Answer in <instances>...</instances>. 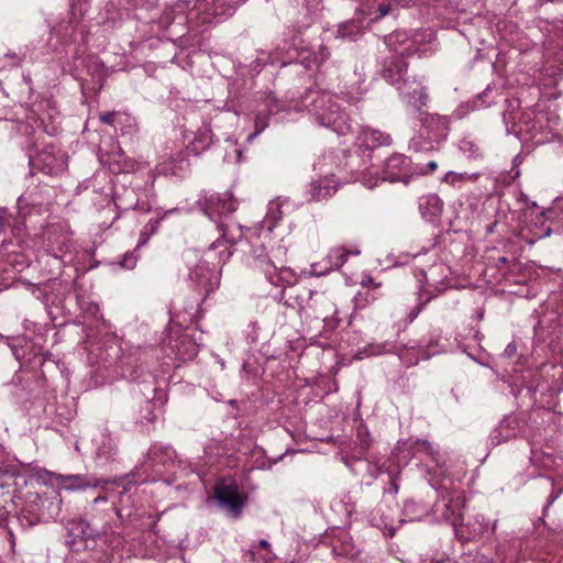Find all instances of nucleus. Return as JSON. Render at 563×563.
Masks as SVG:
<instances>
[{"instance_id":"6","label":"nucleus","mask_w":563,"mask_h":563,"mask_svg":"<svg viewBox=\"0 0 563 563\" xmlns=\"http://www.w3.org/2000/svg\"><path fill=\"white\" fill-rule=\"evenodd\" d=\"M411 162L402 154H394L385 162L383 170L384 179L395 183L402 181L407 183L411 176Z\"/></svg>"},{"instance_id":"15","label":"nucleus","mask_w":563,"mask_h":563,"mask_svg":"<svg viewBox=\"0 0 563 563\" xmlns=\"http://www.w3.org/2000/svg\"><path fill=\"white\" fill-rule=\"evenodd\" d=\"M474 178H475L474 175H468L467 173L457 174V173H454V172H449L443 177V181L446 183V184H450V185H455L459 181L471 180V179H474Z\"/></svg>"},{"instance_id":"5","label":"nucleus","mask_w":563,"mask_h":563,"mask_svg":"<svg viewBox=\"0 0 563 563\" xmlns=\"http://www.w3.org/2000/svg\"><path fill=\"white\" fill-rule=\"evenodd\" d=\"M195 288L205 296L213 291L219 285L217 272L208 266L206 261H200L189 274Z\"/></svg>"},{"instance_id":"17","label":"nucleus","mask_w":563,"mask_h":563,"mask_svg":"<svg viewBox=\"0 0 563 563\" xmlns=\"http://www.w3.org/2000/svg\"><path fill=\"white\" fill-rule=\"evenodd\" d=\"M369 136L373 141V145H382L387 142L388 136H384L379 131H372Z\"/></svg>"},{"instance_id":"26","label":"nucleus","mask_w":563,"mask_h":563,"mask_svg":"<svg viewBox=\"0 0 563 563\" xmlns=\"http://www.w3.org/2000/svg\"><path fill=\"white\" fill-rule=\"evenodd\" d=\"M249 555H250V560L254 562V561H255V554H254V552H253V551H250V552H249Z\"/></svg>"},{"instance_id":"16","label":"nucleus","mask_w":563,"mask_h":563,"mask_svg":"<svg viewBox=\"0 0 563 563\" xmlns=\"http://www.w3.org/2000/svg\"><path fill=\"white\" fill-rule=\"evenodd\" d=\"M413 449L417 452L426 453V454L430 455L432 459H434L435 452H434L431 443L427 440H417L413 443Z\"/></svg>"},{"instance_id":"3","label":"nucleus","mask_w":563,"mask_h":563,"mask_svg":"<svg viewBox=\"0 0 563 563\" xmlns=\"http://www.w3.org/2000/svg\"><path fill=\"white\" fill-rule=\"evenodd\" d=\"M214 498L222 508L233 517H239L244 506V499L239 492L238 484L231 478H222L214 486Z\"/></svg>"},{"instance_id":"22","label":"nucleus","mask_w":563,"mask_h":563,"mask_svg":"<svg viewBox=\"0 0 563 563\" xmlns=\"http://www.w3.org/2000/svg\"><path fill=\"white\" fill-rule=\"evenodd\" d=\"M309 294V300L307 301V307L310 308V309H313V305L311 303V300H312V296L316 294L314 291L312 290H309L308 291Z\"/></svg>"},{"instance_id":"29","label":"nucleus","mask_w":563,"mask_h":563,"mask_svg":"<svg viewBox=\"0 0 563 563\" xmlns=\"http://www.w3.org/2000/svg\"><path fill=\"white\" fill-rule=\"evenodd\" d=\"M297 303H298V306H299V308H300V309H302V308H303L302 302H297Z\"/></svg>"},{"instance_id":"1","label":"nucleus","mask_w":563,"mask_h":563,"mask_svg":"<svg viewBox=\"0 0 563 563\" xmlns=\"http://www.w3.org/2000/svg\"><path fill=\"white\" fill-rule=\"evenodd\" d=\"M251 266L255 272L263 274L271 285L282 288L283 296L286 287L295 286L298 282L294 269L284 264L277 265L262 246L253 250Z\"/></svg>"},{"instance_id":"8","label":"nucleus","mask_w":563,"mask_h":563,"mask_svg":"<svg viewBox=\"0 0 563 563\" xmlns=\"http://www.w3.org/2000/svg\"><path fill=\"white\" fill-rule=\"evenodd\" d=\"M423 126L428 131V136L433 140H440L446 136L449 131V120L439 114H424L421 119Z\"/></svg>"},{"instance_id":"19","label":"nucleus","mask_w":563,"mask_h":563,"mask_svg":"<svg viewBox=\"0 0 563 563\" xmlns=\"http://www.w3.org/2000/svg\"><path fill=\"white\" fill-rule=\"evenodd\" d=\"M135 265V260L132 256H125V258L122 262V266L132 268Z\"/></svg>"},{"instance_id":"21","label":"nucleus","mask_w":563,"mask_h":563,"mask_svg":"<svg viewBox=\"0 0 563 563\" xmlns=\"http://www.w3.org/2000/svg\"><path fill=\"white\" fill-rule=\"evenodd\" d=\"M508 263V258L505 257V256H501L498 258V262H497V267H501L503 265H506Z\"/></svg>"},{"instance_id":"4","label":"nucleus","mask_w":563,"mask_h":563,"mask_svg":"<svg viewBox=\"0 0 563 563\" xmlns=\"http://www.w3.org/2000/svg\"><path fill=\"white\" fill-rule=\"evenodd\" d=\"M31 165L46 175H58L65 170L67 161L63 153L49 146L37 153L31 159Z\"/></svg>"},{"instance_id":"23","label":"nucleus","mask_w":563,"mask_h":563,"mask_svg":"<svg viewBox=\"0 0 563 563\" xmlns=\"http://www.w3.org/2000/svg\"><path fill=\"white\" fill-rule=\"evenodd\" d=\"M421 308H422V303L417 307L416 311L411 312V314H410L411 320H413L418 316Z\"/></svg>"},{"instance_id":"13","label":"nucleus","mask_w":563,"mask_h":563,"mask_svg":"<svg viewBox=\"0 0 563 563\" xmlns=\"http://www.w3.org/2000/svg\"><path fill=\"white\" fill-rule=\"evenodd\" d=\"M175 452L168 446H152L148 451V459L153 464L167 465L173 463Z\"/></svg>"},{"instance_id":"14","label":"nucleus","mask_w":563,"mask_h":563,"mask_svg":"<svg viewBox=\"0 0 563 563\" xmlns=\"http://www.w3.org/2000/svg\"><path fill=\"white\" fill-rule=\"evenodd\" d=\"M211 143L210 136L207 133L197 135L191 143L190 151L198 153L199 151L206 150Z\"/></svg>"},{"instance_id":"11","label":"nucleus","mask_w":563,"mask_h":563,"mask_svg":"<svg viewBox=\"0 0 563 563\" xmlns=\"http://www.w3.org/2000/svg\"><path fill=\"white\" fill-rule=\"evenodd\" d=\"M443 202L437 195H427L419 200V210L424 218H434L442 212Z\"/></svg>"},{"instance_id":"24","label":"nucleus","mask_w":563,"mask_h":563,"mask_svg":"<svg viewBox=\"0 0 563 563\" xmlns=\"http://www.w3.org/2000/svg\"><path fill=\"white\" fill-rule=\"evenodd\" d=\"M108 499L106 496H98L93 499V504H98L100 501L106 503Z\"/></svg>"},{"instance_id":"2","label":"nucleus","mask_w":563,"mask_h":563,"mask_svg":"<svg viewBox=\"0 0 563 563\" xmlns=\"http://www.w3.org/2000/svg\"><path fill=\"white\" fill-rule=\"evenodd\" d=\"M316 120L320 125L333 130L335 133L345 135L351 131L346 117L340 111L333 96L322 92L312 101V109Z\"/></svg>"},{"instance_id":"7","label":"nucleus","mask_w":563,"mask_h":563,"mask_svg":"<svg viewBox=\"0 0 563 563\" xmlns=\"http://www.w3.org/2000/svg\"><path fill=\"white\" fill-rule=\"evenodd\" d=\"M339 189V183L333 176H324L312 180L309 185L308 195L312 201H321L332 197Z\"/></svg>"},{"instance_id":"9","label":"nucleus","mask_w":563,"mask_h":563,"mask_svg":"<svg viewBox=\"0 0 563 563\" xmlns=\"http://www.w3.org/2000/svg\"><path fill=\"white\" fill-rule=\"evenodd\" d=\"M407 68L408 64L402 57H393L383 69V77L391 85L398 86L400 81L405 80Z\"/></svg>"},{"instance_id":"20","label":"nucleus","mask_w":563,"mask_h":563,"mask_svg":"<svg viewBox=\"0 0 563 563\" xmlns=\"http://www.w3.org/2000/svg\"><path fill=\"white\" fill-rule=\"evenodd\" d=\"M427 167H428V170H419V173H423V174L432 173L438 168V164H437V162L431 161L428 163Z\"/></svg>"},{"instance_id":"10","label":"nucleus","mask_w":563,"mask_h":563,"mask_svg":"<svg viewBox=\"0 0 563 563\" xmlns=\"http://www.w3.org/2000/svg\"><path fill=\"white\" fill-rule=\"evenodd\" d=\"M103 481H100L96 477L86 476V475H69L64 476L62 479V484L66 489H85L88 487H97Z\"/></svg>"},{"instance_id":"18","label":"nucleus","mask_w":563,"mask_h":563,"mask_svg":"<svg viewBox=\"0 0 563 563\" xmlns=\"http://www.w3.org/2000/svg\"><path fill=\"white\" fill-rule=\"evenodd\" d=\"M114 119L115 112H104L100 114V121L109 125H112L114 123Z\"/></svg>"},{"instance_id":"27","label":"nucleus","mask_w":563,"mask_h":563,"mask_svg":"<svg viewBox=\"0 0 563 563\" xmlns=\"http://www.w3.org/2000/svg\"><path fill=\"white\" fill-rule=\"evenodd\" d=\"M393 489L395 494L398 492V485L395 482H393Z\"/></svg>"},{"instance_id":"28","label":"nucleus","mask_w":563,"mask_h":563,"mask_svg":"<svg viewBox=\"0 0 563 563\" xmlns=\"http://www.w3.org/2000/svg\"><path fill=\"white\" fill-rule=\"evenodd\" d=\"M258 132H255L254 134L250 135V140L253 139Z\"/></svg>"},{"instance_id":"25","label":"nucleus","mask_w":563,"mask_h":563,"mask_svg":"<svg viewBox=\"0 0 563 563\" xmlns=\"http://www.w3.org/2000/svg\"><path fill=\"white\" fill-rule=\"evenodd\" d=\"M260 547L263 548V549H266L268 547V542L266 540H261L260 541Z\"/></svg>"},{"instance_id":"12","label":"nucleus","mask_w":563,"mask_h":563,"mask_svg":"<svg viewBox=\"0 0 563 563\" xmlns=\"http://www.w3.org/2000/svg\"><path fill=\"white\" fill-rule=\"evenodd\" d=\"M360 251L357 249L351 250L345 246L334 247L330 251L328 255V260L330 263L331 269H338L344 265L350 255H358Z\"/></svg>"}]
</instances>
